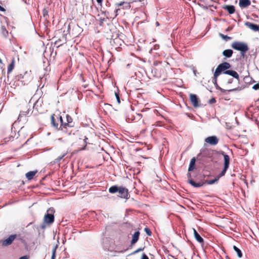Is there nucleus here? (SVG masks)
<instances>
[{"label": "nucleus", "mask_w": 259, "mask_h": 259, "mask_svg": "<svg viewBox=\"0 0 259 259\" xmlns=\"http://www.w3.org/2000/svg\"><path fill=\"white\" fill-rule=\"evenodd\" d=\"M109 192L111 194L117 193V196L122 199H128L130 197L128 189L122 186H112L109 188Z\"/></svg>", "instance_id": "1"}, {"label": "nucleus", "mask_w": 259, "mask_h": 259, "mask_svg": "<svg viewBox=\"0 0 259 259\" xmlns=\"http://www.w3.org/2000/svg\"><path fill=\"white\" fill-rule=\"evenodd\" d=\"M231 47L234 50L240 51L242 57H244L245 54L249 50L247 45L241 41H234L232 44Z\"/></svg>", "instance_id": "2"}, {"label": "nucleus", "mask_w": 259, "mask_h": 259, "mask_svg": "<svg viewBox=\"0 0 259 259\" xmlns=\"http://www.w3.org/2000/svg\"><path fill=\"white\" fill-rule=\"evenodd\" d=\"M55 209L53 207H50L48 210L47 213L44 218V221L48 224H51L54 222Z\"/></svg>", "instance_id": "3"}, {"label": "nucleus", "mask_w": 259, "mask_h": 259, "mask_svg": "<svg viewBox=\"0 0 259 259\" xmlns=\"http://www.w3.org/2000/svg\"><path fill=\"white\" fill-rule=\"evenodd\" d=\"M221 154L224 156V168L222 170L221 172L217 176L219 179H220L221 177L224 176L225 175L227 169L229 167L230 164V157L229 155L226 154L223 151L222 152Z\"/></svg>", "instance_id": "4"}, {"label": "nucleus", "mask_w": 259, "mask_h": 259, "mask_svg": "<svg viewBox=\"0 0 259 259\" xmlns=\"http://www.w3.org/2000/svg\"><path fill=\"white\" fill-rule=\"evenodd\" d=\"M231 67V65L228 62H224L219 64L216 68L215 72V75H219L222 72L228 70Z\"/></svg>", "instance_id": "5"}, {"label": "nucleus", "mask_w": 259, "mask_h": 259, "mask_svg": "<svg viewBox=\"0 0 259 259\" xmlns=\"http://www.w3.org/2000/svg\"><path fill=\"white\" fill-rule=\"evenodd\" d=\"M212 155L213 152L211 150L207 149H205L201 150L200 153L198 155V157L204 159L208 158V161H211Z\"/></svg>", "instance_id": "6"}, {"label": "nucleus", "mask_w": 259, "mask_h": 259, "mask_svg": "<svg viewBox=\"0 0 259 259\" xmlns=\"http://www.w3.org/2000/svg\"><path fill=\"white\" fill-rule=\"evenodd\" d=\"M17 235L13 234L10 235L6 239L2 241V245L3 246H8L11 245L14 240L16 238Z\"/></svg>", "instance_id": "7"}, {"label": "nucleus", "mask_w": 259, "mask_h": 259, "mask_svg": "<svg viewBox=\"0 0 259 259\" xmlns=\"http://www.w3.org/2000/svg\"><path fill=\"white\" fill-rule=\"evenodd\" d=\"M205 142L211 145H216L219 142V139L215 136H210L205 139Z\"/></svg>", "instance_id": "8"}, {"label": "nucleus", "mask_w": 259, "mask_h": 259, "mask_svg": "<svg viewBox=\"0 0 259 259\" xmlns=\"http://www.w3.org/2000/svg\"><path fill=\"white\" fill-rule=\"evenodd\" d=\"M223 73L224 74L229 75L232 76L233 77L236 78L238 81V82H239V81H240L239 75L236 71H235L234 70H228L225 71Z\"/></svg>", "instance_id": "9"}, {"label": "nucleus", "mask_w": 259, "mask_h": 259, "mask_svg": "<svg viewBox=\"0 0 259 259\" xmlns=\"http://www.w3.org/2000/svg\"><path fill=\"white\" fill-rule=\"evenodd\" d=\"M190 101L194 107H198V99L196 95L191 94L190 96Z\"/></svg>", "instance_id": "10"}, {"label": "nucleus", "mask_w": 259, "mask_h": 259, "mask_svg": "<svg viewBox=\"0 0 259 259\" xmlns=\"http://www.w3.org/2000/svg\"><path fill=\"white\" fill-rule=\"evenodd\" d=\"M66 121L67 122L64 123V125L66 127V130H67V133H68V127H71L73 126V124H72V117L69 115L68 114H67L66 115Z\"/></svg>", "instance_id": "11"}, {"label": "nucleus", "mask_w": 259, "mask_h": 259, "mask_svg": "<svg viewBox=\"0 0 259 259\" xmlns=\"http://www.w3.org/2000/svg\"><path fill=\"white\" fill-rule=\"evenodd\" d=\"M42 103V101L41 100H38L33 105V109H35L39 113L42 112V111L41 110Z\"/></svg>", "instance_id": "12"}, {"label": "nucleus", "mask_w": 259, "mask_h": 259, "mask_svg": "<svg viewBox=\"0 0 259 259\" xmlns=\"http://www.w3.org/2000/svg\"><path fill=\"white\" fill-rule=\"evenodd\" d=\"M245 25L254 31H259V25L257 24L247 22Z\"/></svg>", "instance_id": "13"}, {"label": "nucleus", "mask_w": 259, "mask_h": 259, "mask_svg": "<svg viewBox=\"0 0 259 259\" xmlns=\"http://www.w3.org/2000/svg\"><path fill=\"white\" fill-rule=\"evenodd\" d=\"M223 9L228 11L230 14H233L235 11V7L233 5H225L223 7Z\"/></svg>", "instance_id": "14"}, {"label": "nucleus", "mask_w": 259, "mask_h": 259, "mask_svg": "<svg viewBox=\"0 0 259 259\" xmlns=\"http://www.w3.org/2000/svg\"><path fill=\"white\" fill-rule=\"evenodd\" d=\"M140 234V233L139 231H136L133 235L132 239L131 242L132 245L135 244L136 242H137L139 238Z\"/></svg>", "instance_id": "15"}, {"label": "nucleus", "mask_w": 259, "mask_h": 259, "mask_svg": "<svg viewBox=\"0 0 259 259\" xmlns=\"http://www.w3.org/2000/svg\"><path fill=\"white\" fill-rule=\"evenodd\" d=\"M239 4L241 8H246L250 5L251 2L250 0H240Z\"/></svg>", "instance_id": "16"}, {"label": "nucleus", "mask_w": 259, "mask_h": 259, "mask_svg": "<svg viewBox=\"0 0 259 259\" xmlns=\"http://www.w3.org/2000/svg\"><path fill=\"white\" fill-rule=\"evenodd\" d=\"M59 120L60 122V125L59 127V130L62 131L63 133H67L66 127L64 125L63 118L61 116L59 117Z\"/></svg>", "instance_id": "17"}, {"label": "nucleus", "mask_w": 259, "mask_h": 259, "mask_svg": "<svg viewBox=\"0 0 259 259\" xmlns=\"http://www.w3.org/2000/svg\"><path fill=\"white\" fill-rule=\"evenodd\" d=\"M188 182L192 186L194 187L198 188L202 186L204 184V182L203 183H196L192 179L188 180Z\"/></svg>", "instance_id": "18"}, {"label": "nucleus", "mask_w": 259, "mask_h": 259, "mask_svg": "<svg viewBox=\"0 0 259 259\" xmlns=\"http://www.w3.org/2000/svg\"><path fill=\"white\" fill-rule=\"evenodd\" d=\"M194 235L196 240L199 243H203L204 242L203 239L200 236L197 231L193 229Z\"/></svg>", "instance_id": "19"}, {"label": "nucleus", "mask_w": 259, "mask_h": 259, "mask_svg": "<svg viewBox=\"0 0 259 259\" xmlns=\"http://www.w3.org/2000/svg\"><path fill=\"white\" fill-rule=\"evenodd\" d=\"M195 162H196V159H195V157H193V158L191 159L190 162L189 166L188 168L189 171H191L194 170V169L195 168Z\"/></svg>", "instance_id": "20"}, {"label": "nucleus", "mask_w": 259, "mask_h": 259, "mask_svg": "<svg viewBox=\"0 0 259 259\" xmlns=\"http://www.w3.org/2000/svg\"><path fill=\"white\" fill-rule=\"evenodd\" d=\"M233 51L231 49L225 50L223 52V55L227 58H230L233 54Z\"/></svg>", "instance_id": "21"}, {"label": "nucleus", "mask_w": 259, "mask_h": 259, "mask_svg": "<svg viewBox=\"0 0 259 259\" xmlns=\"http://www.w3.org/2000/svg\"><path fill=\"white\" fill-rule=\"evenodd\" d=\"M37 171H30L26 174V177L29 180H32L36 174Z\"/></svg>", "instance_id": "22"}, {"label": "nucleus", "mask_w": 259, "mask_h": 259, "mask_svg": "<svg viewBox=\"0 0 259 259\" xmlns=\"http://www.w3.org/2000/svg\"><path fill=\"white\" fill-rule=\"evenodd\" d=\"M15 64V60L13 59L12 61V62L9 65L8 67V71L7 72L8 74L10 73L13 70L14 68Z\"/></svg>", "instance_id": "23"}, {"label": "nucleus", "mask_w": 259, "mask_h": 259, "mask_svg": "<svg viewBox=\"0 0 259 259\" xmlns=\"http://www.w3.org/2000/svg\"><path fill=\"white\" fill-rule=\"evenodd\" d=\"M233 249L237 254V256L239 258H241L243 256L241 250L235 245L233 246Z\"/></svg>", "instance_id": "24"}, {"label": "nucleus", "mask_w": 259, "mask_h": 259, "mask_svg": "<svg viewBox=\"0 0 259 259\" xmlns=\"http://www.w3.org/2000/svg\"><path fill=\"white\" fill-rule=\"evenodd\" d=\"M124 5L125 6L123 7V8H130V7L129 3H125L124 2H121L120 3H116L115 4L116 7H120V6H123Z\"/></svg>", "instance_id": "25"}, {"label": "nucleus", "mask_w": 259, "mask_h": 259, "mask_svg": "<svg viewBox=\"0 0 259 259\" xmlns=\"http://www.w3.org/2000/svg\"><path fill=\"white\" fill-rule=\"evenodd\" d=\"M2 34L5 37H7L8 35L9 32L6 29L5 26H2L1 27Z\"/></svg>", "instance_id": "26"}, {"label": "nucleus", "mask_w": 259, "mask_h": 259, "mask_svg": "<svg viewBox=\"0 0 259 259\" xmlns=\"http://www.w3.org/2000/svg\"><path fill=\"white\" fill-rule=\"evenodd\" d=\"M219 180V179L217 177V178H215L214 179H213V180H206L204 182V184H207L208 185H212V184H214L215 182H218Z\"/></svg>", "instance_id": "27"}, {"label": "nucleus", "mask_w": 259, "mask_h": 259, "mask_svg": "<svg viewBox=\"0 0 259 259\" xmlns=\"http://www.w3.org/2000/svg\"><path fill=\"white\" fill-rule=\"evenodd\" d=\"M51 123L53 126L59 130V124L58 123H56L54 115L51 116Z\"/></svg>", "instance_id": "28"}, {"label": "nucleus", "mask_w": 259, "mask_h": 259, "mask_svg": "<svg viewBox=\"0 0 259 259\" xmlns=\"http://www.w3.org/2000/svg\"><path fill=\"white\" fill-rule=\"evenodd\" d=\"M219 75H215V72H214V74H213V77L212 78V82H213V84H214L217 89H218L220 87L217 83V77Z\"/></svg>", "instance_id": "29"}, {"label": "nucleus", "mask_w": 259, "mask_h": 259, "mask_svg": "<svg viewBox=\"0 0 259 259\" xmlns=\"http://www.w3.org/2000/svg\"><path fill=\"white\" fill-rule=\"evenodd\" d=\"M58 245L56 244L55 246H54L53 249H52V255L51 257V259H55L56 257V250L58 248Z\"/></svg>", "instance_id": "30"}, {"label": "nucleus", "mask_w": 259, "mask_h": 259, "mask_svg": "<svg viewBox=\"0 0 259 259\" xmlns=\"http://www.w3.org/2000/svg\"><path fill=\"white\" fill-rule=\"evenodd\" d=\"M29 112H30V110L29 109H27V111H21L20 114H19V116L18 119L19 118H20L21 117H22V116H26V115H28L29 114Z\"/></svg>", "instance_id": "31"}, {"label": "nucleus", "mask_w": 259, "mask_h": 259, "mask_svg": "<svg viewBox=\"0 0 259 259\" xmlns=\"http://www.w3.org/2000/svg\"><path fill=\"white\" fill-rule=\"evenodd\" d=\"M220 36L224 40L226 41H228L229 40H230L232 38L230 36H228L227 35H225L223 34L220 33Z\"/></svg>", "instance_id": "32"}, {"label": "nucleus", "mask_w": 259, "mask_h": 259, "mask_svg": "<svg viewBox=\"0 0 259 259\" xmlns=\"http://www.w3.org/2000/svg\"><path fill=\"white\" fill-rule=\"evenodd\" d=\"M88 138L87 137H84V139L83 140L84 141V146H83V147H82L80 150H85V148H86V146H87V144L89 143V142H88Z\"/></svg>", "instance_id": "33"}, {"label": "nucleus", "mask_w": 259, "mask_h": 259, "mask_svg": "<svg viewBox=\"0 0 259 259\" xmlns=\"http://www.w3.org/2000/svg\"><path fill=\"white\" fill-rule=\"evenodd\" d=\"M144 230L148 236L151 235L152 233L149 228L146 227L144 229Z\"/></svg>", "instance_id": "34"}, {"label": "nucleus", "mask_w": 259, "mask_h": 259, "mask_svg": "<svg viewBox=\"0 0 259 259\" xmlns=\"http://www.w3.org/2000/svg\"><path fill=\"white\" fill-rule=\"evenodd\" d=\"M66 154H64L63 155L58 157L56 159V162H59L61 159H63V158L65 156Z\"/></svg>", "instance_id": "35"}, {"label": "nucleus", "mask_w": 259, "mask_h": 259, "mask_svg": "<svg viewBox=\"0 0 259 259\" xmlns=\"http://www.w3.org/2000/svg\"><path fill=\"white\" fill-rule=\"evenodd\" d=\"M115 94L116 98L117 100V102H118V104H119L120 103V101L119 94L117 93H115Z\"/></svg>", "instance_id": "36"}, {"label": "nucleus", "mask_w": 259, "mask_h": 259, "mask_svg": "<svg viewBox=\"0 0 259 259\" xmlns=\"http://www.w3.org/2000/svg\"><path fill=\"white\" fill-rule=\"evenodd\" d=\"M252 89H254V90H259V83L254 84L253 86Z\"/></svg>", "instance_id": "37"}, {"label": "nucleus", "mask_w": 259, "mask_h": 259, "mask_svg": "<svg viewBox=\"0 0 259 259\" xmlns=\"http://www.w3.org/2000/svg\"><path fill=\"white\" fill-rule=\"evenodd\" d=\"M215 102H216L215 99L213 98L211 99L210 100H209L208 103L209 104H213V103H215Z\"/></svg>", "instance_id": "38"}, {"label": "nucleus", "mask_w": 259, "mask_h": 259, "mask_svg": "<svg viewBox=\"0 0 259 259\" xmlns=\"http://www.w3.org/2000/svg\"><path fill=\"white\" fill-rule=\"evenodd\" d=\"M141 259H149V257L146 254L143 253L142 255Z\"/></svg>", "instance_id": "39"}, {"label": "nucleus", "mask_w": 259, "mask_h": 259, "mask_svg": "<svg viewBox=\"0 0 259 259\" xmlns=\"http://www.w3.org/2000/svg\"><path fill=\"white\" fill-rule=\"evenodd\" d=\"M233 79L232 78H229L227 80V84H231L233 82Z\"/></svg>", "instance_id": "40"}, {"label": "nucleus", "mask_w": 259, "mask_h": 259, "mask_svg": "<svg viewBox=\"0 0 259 259\" xmlns=\"http://www.w3.org/2000/svg\"><path fill=\"white\" fill-rule=\"evenodd\" d=\"M237 90H239V88H235V89H230V90H228V92H232L235 91H237Z\"/></svg>", "instance_id": "41"}, {"label": "nucleus", "mask_w": 259, "mask_h": 259, "mask_svg": "<svg viewBox=\"0 0 259 259\" xmlns=\"http://www.w3.org/2000/svg\"><path fill=\"white\" fill-rule=\"evenodd\" d=\"M43 15H44V17H45L46 16L48 15V11L47 10H44V11H43Z\"/></svg>", "instance_id": "42"}, {"label": "nucleus", "mask_w": 259, "mask_h": 259, "mask_svg": "<svg viewBox=\"0 0 259 259\" xmlns=\"http://www.w3.org/2000/svg\"><path fill=\"white\" fill-rule=\"evenodd\" d=\"M19 259H28V257L26 255H24L20 257Z\"/></svg>", "instance_id": "43"}, {"label": "nucleus", "mask_w": 259, "mask_h": 259, "mask_svg": "<svg viewBox=\"0 0 259 259\" xmlns=\"http://www.w3.org/2000/svg\"><path fill=\"white\" fill-rule=\"evenodd\" d=\"M218 90H219L220 91H221L222 93H224L226 91V90H224V89L221 88V87H219V88Z\"/></svg>", "instance_id": "44"}, {"label": "nucleus", "mask_w": 259, "mask_h": 259, "mask_svg": "<svg viewBox=\"0 0 259 259\" xmlns=\"http://www.w3.org/2000/svg\"><path fill=\"white\" fill-rule=\"evenodd\" d=\"M159 48V46L158 45H155L154 46V49L157 50Z\"/></svg>", "instance_id": "45"}, {"label": "nucleus", "mask_w": 259, "mask_h": 259, "mask_svg": "<svg viewBox=\"0 0 259 259\" xmlns=\"http://www.w3.org/2000/svg\"><path fill=\"white\" fill-rule=\"evenodd\" d=\"M187 177H188V180H189V179H191V174H190V173L188 172V173L187 174Z\"/></svg>", "instance_id": "46"}, {"label": "nucleus", "mask_w": 259, "mask_h": 259, "mask_svg": "<svg viewBox=\"0 0 259 259\" xmlns=\"http://www.w3.org/2000/svg\"><path fill=\"white\" fill-rule=\"evenodd\" d=\"M5 11L6 10L3 7L0 6V11L5 12Z\"/></svg>", "instance_id": "47"}, {"label": "nucleus", "mask_w": 259, "mask_h": 259, "mask_svg": "<svg viewBox=\"0 0 259 259\" xmlns=\"http://www.w3.org/2000/svg\"><path fill=\"white\" fill-rule=\"evenodd\" d=\"M143 249H144V248H139L137 249V251L139 252L143 250Z\"/></svg>", "instance_id": "48"}, {"label": "nucleus", "mask_w": 259, "mask_h": 259, "mask_svg": "<svg viewBox=\"0 0 259 259\" xmlns=\"http://www.w3.org/2000/svg\"><path fill=\"white\" fill-rule=\"evenodd\" d=\"M98 4H101L103 0H96Z\"/></svg>", "instance_id": "49"}, {"label": "nucleus", "mask_w": 259, "mask_h": 259, "mask_svg": "<svg viewBox=\"0 0 259 259\" xmlns=\"http://www.w3.org/2000/svg\"><path fill=\"white\" fill-rule=\"evenodd\" d=\"M104 20H105V19H104V18L101 19H100V22H101V23H103V21H104Z\"/></svg>", "instance_id": "50"}, {"label": "nucleus", "mask_w": 259, "mask_h": 259, "mask_svg": "<svg viewBox=\"0 0 259 259\" xmlns=\"http://www.w3.org/2000/svg\"><path fill=\"white\" fill-rule=\"evenodd\" d=\"M70 25H69L68 26V31L70 32Z\"/></svg>", "instance_id": "51"}, {"label": "nucleus", "mask_w": 259, "mask_h": 259, "mask_svg": "<svg viewBox=\"0 0 259 259\" xmlns=\"http://www.w3.org/2000/svg\"><path fill=\"white\" fill-rule=\"evenodd\" d=\"M138 252L137 251V250H135V251H134L132 254H136L137 253H138Z\"/></svg>", "instance_id": "52"}, {"label": "nucleus", "mask_w": 259, "mask_h": 259, "mask_svg": "<svg viewBox=\"0 0 259 259\" xmlns=\"http://www.w3.org/2000/svg\"><path fill=\"white\" fill-rule=\"evenodd\" d=\"M41 228L42 229H45V228H46V226H45V225H42L41 226Z\"/></svg>", "instance_id": "53"}, {"label": "nucleus", "mask_w": 259, "mask_h": 259, "mask_svg": "<svg viewBox=\"0 0 259 259\" xmlns=\"http://www.w3.org/2000/svg\"><path fill=\"white\" fill-rule=\"evenodd\" d=\"M119 9H116L115 10V12L117 13L118 12V11H119Z\"/></svg>", "instance_id": "54"}, {"label": "nucleus", "mask_w": 259, "mask_h": 259, "mask_svg": "<svg viewBox=\"0 0 259 259\" xmlns=\"http://www.w3.org/2000/svg\"><path fill=\"white\" fill-rule=\"evenodd\" d=\"M157 26H158L159 25V23L158 22H156Z\"/></svg>", "instance_id": "55"}, {"label": "nucleus", "mask_w": 259, "mask_h": 259, "mask_svg": "<svg viewBox=\"0 0 259 259\" xmlns=\"http://www.w3.org/2000/svg\"><path fill=\"white\" fill-rule=\"evenodd\" d=\"M248 78V77H244V79L245 80H246Z\"/></svg>", "instance_id": "56"}, {"label": "nucleus", "mask_w": 259, "mask_h": 259, "mask_svg": "<svg viewBox=\"0 0 259 259\" xmlns=\"http://www.w3.org/2000/svg\"><path fill=\"white\" fill-rule=\"evenodd\" d=\"M142 2H143L142 4H143V5H144V4H145L144 0H143V1H142Z\"/></svg>", "instance_id": "57"}, {"label": "nucleus", "mask_w": 259, "mask_h": 259, "mask_svg": "<svg viewBox=\"0 0 259 259\" xmlns=\"http://www.w3.org/2000/svg\"><path fill=\"white\" fill-rule=\"evenodd\" d=\"M68 134L69 135H71V132H68Z\"/></svg>", "instance_id": "58"}, {"label": "nucleus", "mask_w": 259, "mask_h": 259, "mask_svg": "<svg viewBox=\"0 0 259 259\" xmlns=\"http://www.w3.org/2000/svg\"><path fill=\"white\" fill-rule=\"evenodd\" d=\"M0 63H2V61L1 59H0Z\"/></svg>", "instance_id": "59"}, {"label": "nucleus", "mask_w": 259, "mask_h": 259, "mask_svg": "<svg viewBox=\"0 0 259 259\" xmlns=\"http://www.w3.org/2000/svg\"><path fill=\"white\" fill-rule=\"evenodd\" d=\"M138 115H139V116H141V115H142V114H138Z\"/></svg>", "instance_id": "60"}, {"label": "nucleus", "mask_w": 259, "mask_h": 259, "mask_svg": "<svg viewBox=\"0 0 259 259\" xmlns=\"http://www.w3.org/2000/svg\"><path fill=\"white\" fill-rule=\"evenodd\" d=\"M203 160H205V159H204V158H203ZM205 161H207V160H205Z\"/></svg>", "instance_id": "61"}]
</instances>
